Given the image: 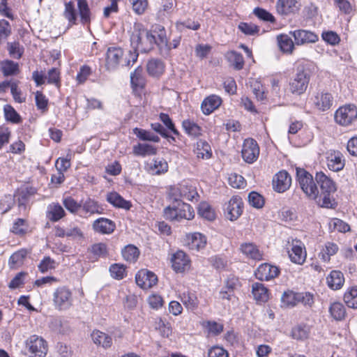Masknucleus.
<instances>
[{
    "instance_id": "f257e3e1",
    "label": "nucleus",
    "mask_w": 357,
    "mask_h": 357,
    "mask_svg": "<svg viewBox=\"0 0 357 357\" xmlns=\"http://www.w3.org/2000/svg\"><path fill=\"white\" fill-rule=\"evenodd\" d=\"M131 45L141 52H147L152 50L155 44L166 43L164 30H160L157 40L151 31L144 28L140 23H135L130 36Z\"/></svg>"
},
{
    "instance_id": "f03ea898",
    "label": "nucleus",
    "mask_w": 357,
    "mask_h": 357,
    "mask_svg": "<svg viewBox=\"0 0 357 357\" xmlns=\"http://www.w3.org/2000/svg\"><path fill=\"white\" fill-rule=\"evenodd\" d=\"M63 17L68 20V25L77 24L78 15L82 24H88L91 21V11L86 0H73L66 2Z\"/></svg>"
},
{
    "instance_id": "7ed1b4c3",
    "label": "nucleus",
    "mask_w": 357,
    "mask_h": 357,
    "mask_svg": "<svg viewBox=\"0 0 357 357\" xmlns=\"http://www.w3.org/2000/svg\"><path fill=\"white\" fill-rule=\"evenodd\" d=\"M163 216L169 221L191 220L195 217V211L189 204L178 202V203H172L166 206L163 210Z\"/></svg>"
},
{
    "instance_id": "20e7f679",
    "label": "nucleus",
    "mask_w": 357,
    "mask_h": 357,
    "mask_svg": "<svg viewBox=\"0 0 357 357\" xmlns=\"http://www.w3.org/2000/svg\"><path fill=\"white\" fill-rule=\"evenodd\" d=\"M296 174L299 186L303 192L309 198L316 199L319 195V190L312 176L303 169H297Z\"/></svg>"
},
{
    "instance_id": "39448f33",
    "label": "nucleus",
    "mask_w": 357,
    "mask_h": 357,
    "mask_svg": "<svg viewBox=\"0 0 357 357\" xmlns=\"http://www.w3.org/2000/svg\"><path fill=\"white\" fill-rule=\"evenodd\" d=\"M335 121L340 126H348L357 119V107L347 104L340 107L335 112Z\"/></svg>"
},
{
    "instance_id": "423d86ee",
    "label": "nucleus",
    "mask_w": 357,
    "mask_h": 357,
    "mask_svg": "<svg viewBox=\"0 0 357 357\" xmlns=\"http://www.w3.org/2000/svg\"><path fill=\"white\" fill-rule=\"evenodd\" d=\"M26 349L29 357H45L48 346L42 337L33 335L26 340Z\"/></svg>"
},
{
    "instance_id": "0eeeda50",
    "label": "nucleus",
    "mask_w": 357,
    "mask_h": 357,
    "mask_svg": "<svg viewBox=\"0 0 357 357\" xmlns=\"http://www.w3.org/2000/svg\"><path fill=\"white\" fill-rule=\"evenodd\" d=\"M290 260L297 264H302L306 259V250L302 241L296 238L289 239L286 245Z\"/></svg>"
},
{
    "instance_id": "6e6552de",
    "label": "nucleus",
    "mask_w": 357,
    "mask_h": 357,
    "mask_svg": "<svg viewBox=\"0 0 357 357\" xmlns=\"http://www.w3.org/2000/svg\"><path fill=\"white\" fill-rule=\"evenodd\" d=\"M123 51L119 47H109L105 54V67L108 71H114L121 64L123 66Z\"/></svg>"
},
{
    "instance_id": "1a4fd4ad",
    "label": "nucleus",
    "mask_w": 357,
    "mask_h": 357,
    "mask_svg": "<svg viewBox=\"0 0 357 357\" xmlns=\"http://www.w3.org/2000/svg\"><path fill=\"white\" fill-rule=\"evenodd\" d=\"M53 301L56 308L60 310L68 309L73 301L71 291L66 287L57 288L53 295Z\"/></svg>"
},
{
    "instance_id": "9d476101",
    "label": "nucleus",
    "mask_w": 357,
    "mask_h": 357,
    "mask_svg": "<svg viewBox=\"0 0 357 357\" xmlns=\"http://www.w3.org/2000/svg\"><path fill=\"white\" fill-rule=\"evenodd\" d=\"M241 155L243 160L249 164L255 162L259 155V147L257 142L251 138L244 140Z\"/></svg>"
},
{
    "instance_id": "9b49d317",
    "label": "nucleus",
    "mask_w": 357,
    "mask_h": 357,
    "mask_svg": "<svg viewBox=\"0 0 357 357\" xmlns=\"http://www.w3.org/2000/svg\"><path fill=\"white\" fill-rule=\"evenodd\" d=\"M301 7V0H277L275 10L281 16H289L298 13Z\"/></svg>"
},
{
    "instance_id": "f8f14e48",
    "label": "nucleus",
    "mask_w": 357,
    "mask_h": 357,
    "mask_svg": "<svg viewBox=\"0 0 357 357\" xmlns=\"http://www.w3.org/2000/svg\"><path fill=\"white\" fill-rule=\"evenodd\" d=\"M312 100L315 107L323 112L329 109L333 102V97L328 91H317Z\"/></svg>"
},
{
    "instance_id": "ddd939ff",
    "label": "nucleus",
    "mask_w": 357,
    "mask_h": 357,
    "mask_svg": "<svg viewBox=\"0 0 357 357\" xmlns=\"http://www.w3.org/2000/svg\"><path fill=\"white\" fill-rule=\"evenodd\" d=\"M135 281L142 289H148L157 284L158 278L154 273L142 269L136 274Z\"/></svg>"
},
{
    "instance_id": "4468645a",
    "label": "nucleus",
    "mask_w": 357,
    "mask_h": 357,
    "mask_svg": "<svg viewBox=\"0 0 357 357\" xmlns=\"http://www.w3.org/2000/svg\"><path fill=\"white\" fill-rule=\"evenodd\" d=\"M172 267L176 273H182L190 268V261L182 250H178L171 257Z\"/></svg>"
},
{
    "instance_id": "2eb2a0df",
    "label": "nucleus",
    "mask_w": 357,
    "mask_h": 357,
    "mask_svg": "<svg viewBox=\"0 0 357 357\" xmlns=\"http://www.w3.org/2000/svg\"><path fill=\"white\" fill-rule=\"evenodd\" d=\"M290 34L294 37L296 45H303L308 43H316L319 37L311 31L305 29H298L290 31Z\"/></svg>"
},
{
    "instance_id": "dca6fc26",
    "label": "nucleus",
    "mask_w": 357,
    "mask_h": 357,
    "mask_svg": "<svg viewBox=\"0 0 357 357\" xmlns=\"http://www.w3.org/2000/svg\"><path fill=\"white\" fill-rule=\"evenodd\" d=\"M291 184V178L287 171L282 170L277 173L273 179V188L278 192L287 190Z\"/></svg>"
},
{
    "instance_id": "f3484780",
    "label": "nucleus",
    "mask_w": 357,
    "mask_h": 357,
    "mask_svg": "<svg viewBox=\"0 0 357 357\" xmlns=\"http://www.w3.org/2000/svg\"><path fill=\"white\" fill-rule=\"evenodd\" d=\"M33 77L37 84V86L47 83L54 85L55 87H60L59 72L56 68L50 69L48 71L47 75L45 76H43L36 72L33 73Z\"/></svg>"
},
{
    "instance_id": "a211bd4d",
    "label": "nucleus",
    "mask_w": 357,
    "mask_h": 357,
    "mask_svg": "<svg viewBox=\"0 0 357 357\" xmlns=\"http://www.w3.org/2000/svg\"><path fill=\"white\" fill-rule=\"evenodd\" d=\"M243 203L238 196L232 197L226 207L227 217L231 221L237 220L243 212Z\"/></svg>"
},
{
    "instance_id": "6ab92c4d",
    "label": "nucleus",
    "mask_w": 357,
    "mask_h": 357,
    "mask_svg": "<svg viewBox=\"0 0 357 357\" xmlns=\"http://www.w3.org/2000/svg\"><path fill=\"white\" fill-rule=\"evenodd\" d=\"M279 273L278 267L266 263L261 264L255 272L256 278L261 281H268L277 277Z\"/></svg>"
},
{
    "instance_id": "aec40b11",
    "label": "nucleus",
    "mask_w": 357,
    "mask_h": 357,
    "mask_svg": "<svg viewBox=\"0 0 357 357\" xmlns=\"http://www.w3.org/2000/svg\"><path fill=\"white\" fill-rule=\"evenodd\" d=\"M185 243L190 250L198 251L205 248L206 237L199 232L188 234L186 235Z\"/></svg>"
},
{
    "instance_id": "412c9836",
    "label": "nucleus",
    "mask_w": 357,
    "mask_h": 357,
    "mask_svg": "<svg viewBox=\"0 0 357 357\" xmlns=\"http://www.w3.org/2000/svg\"><path fill=\"white\" fill-rule=\"evenodd\" d=\"M92 227L95 232L102 234H109L114 231L116 225L109 219L99 218L93 222Z\"/></svg>"
},
{
    "instance_id": "4be33fe9",
    "label": "nucleus",
    "mask_w": 357,
    "mask_h": 357,
    "mask_svg": "<svg viewBox=\"0 0 357 357\" xmlns=\"http://www.w3.org/2000/svg\"><path fill=\"white\" fill-rule=\"evenodd\" d=\"M147 171L153 175H160L168 171V164L163 158H154L147 164Z\"/></svg>"
},
{
    "instance_id": "5701e85b",
    "label": "nucleus",
    "mask_w": 357,
    "mask_h": 357,
    "mask_svg": "<svg viewBox=\"0 0 357 357\" xmlns=\"http://www.w3.org/2000/svg\"><path fill=\"white\" fill-rule=\"evenodd\" d=\"M317 183L320 185L321 192L334 193L336 191L333 181L322 172H317L315 176Z\"/></svg>"
},
{
    "instance_id": "b1692460",
    "label": "nucleus",
    "mask_w": 357,
    "mask_h": 357,
    "mask_svg": "<svg viewBox=\"0 0 357 357\" xmlns=\"http://www.w3.org/2000/svg\"><path fill=\"white\" fill-rule=\"evenodd\" d=\"M106 200L115 208L130 210L132 207L131 202L124 199L123 197H121L116 192H111L107 193L106 196Z\"/></svg>"
},
{
    "instance_id": "393cba45",
    "label": "nucleus",
    "mask_w": 357,
    "mask_h": 357,
    "mask_svg": "<svg viewBox=\"0 0 357 357\" xmlns=\"http://www.w3.org/2000/svg\"><path fill=\"white\" fill-rule=\"evenodd\" d=\"M165 70L164 62L158 59H150L146 64V70L148 74L153 77H159Z\"/></svg>"
},
{
    "instance_id": "a878e982",
    "label": "nucleus",
    "mask_w": 357,
    "mask_h": 357,
    "mask_svg": "<svg viewBox=\"0 0 357 357\" xmlns=\"http://www.w3.org/2000/svg\"><path fill=\"white\" fill-rule=\"evenodd\" d=\"M222 103L221 98L216 95H211L205 98L201 105L204 114L208 115L218 109Z\"/></svg>"
},
{
    "instance_id": "bb28decb",
    "label": "nucleus",
    "mask_w": 357,
    "mask_h": 357,
    "mask_svg": "<svg viewBox=\"0 0 357 357\" xmlns=\"http://www.w3.org/2000/svg\"><path fill=\"white\" fill-rule=\"evenodd\" d=\"M66 215L63 207L57 202L48 205L46 212L47 218L52 222H58Z\"/></svg>"
},
{
    "instance_id": "cd10ccee",
    "label": "nucleus",
    "mask_w": 357,
    "mask_h": 357,
    "mask_svg": "<svg viewBox=\"0 0 357 357\" xmlns=\"http://www.w3.org/2000/svg\"><path fill=\"white\" fill-rule=\"evenodd\" d=\"M327 165L329 169L333 172H339L344 167L343 155L339 151L331 153L327 159Z\"/></svg>"
},
{
    "instance_id": "c85d7f7f",
    "label": "nucleus",
    "mask_w": 357,
    "mask_h": 357,
    "mask_svg": "<svg viewBox=\"0 0 357 357\" xmlns=\"http://www.w3.org/2000/svg\"><path fill=\"white\" fill-rule=\"evenodd\" d=\"M81 208L82 211L89 215L95 214H102L104 208L98 202L93 199L88 198L82 203Z\"/></svg>"
},
{
    "instance_id": "c756f323",
    "label": "nucleus",
    "mask_w": 357,
    "mask_h": 357,
    "mask_svg": "<svg viewBox=\"0 0 357 357\" xmlns=\"http://www.w3.org/2000/svg\"><path fill=\"white\" fill-rule=\"evenodd\" d=\"M91 336L94 344L102 346L105 349L109 348L112 344V337L109 335L98 330L93 331Z\"/></svg>"
},
{
    "instance_id": "7c9ffc66",
    "label": "nucleus",
    "mask_w": 357,
    "mask_h": 357,
    "mask_svg": "<svg viewBox=\"0 0 357 357\" xmlns=\"http://www.w3.org/2000/svg\"><path fill=\"white\" fill-rule=\"evenodd\" d=\"M252 293L254 298L260 303H265L268 300V290L261 283L255 282L252 287Z\"/></svg>"
},
{
    "instance_id": "2f4dec72",
    "label": "nucleus",
    "mask_w": 357,
    "mask_h": 357,
    "mask_svg": "<svg viewBox=\"0 0 357 357\" xmlns=\"http://www.w3.org/2000/svg\"><path fill=\"white\" fill-rule=\"evenodd\" d=\"M309 81L308 73L301 70L296 73L295 78L290 84L294 89H306L308 87Z\"/></svg>"
},
{
    "instance_id": "473e14b6",
    "label": "nucleus",
    "mask_w": 357,
    "mask_h": 357,
    "mask_svg": "<svg viewBox=\"0 0 357 357\" xmlns=\"http://www.w3.org/2000/svg\"><path fill=\"white\" fill-rule=\"evenodd\" d=\"M195 153L198 158L203 160L209 159L212 155V151L210 144L205 140L197 141Z\"/></svg>"
},
{
    "instance_id": "72a5a7b5",
    "label": "nucleus",
    "mask_w": 357,
    "mask_h": 357,
    "mask_svg": "<svg viewBox=\"0 0 357 357\" xmlns=\"http://www.w3.org/2000/svg\"><path fill=\"white\" fill-rule=\"evenodd\" d=\"M241 252L248 258L254 260L262 259V253L253 243H245L241 246Z\"/></svg>"
},
{
    "instance_id": "f704fd0d",
    "label": "nucleus",
    "mask_w": 357,
    "mask_h": 357,
    "mask_svg": "<svg viewBox=\"0 0 357 357\" xmlns=\"http://www.w3.org/2000/svg\"><path fill=\"white\" fill-rule=\"evenodd\" d=\"M130 83L134 89H142L145 87L146 79L142 68L138 67L130 74Z\"/></svg>"
},
{
    "instance_id": "c9c22d12",
    "label": "nucleus",
    "mask_w": 357,
    "mask_h": 357,
    "mask_svg": "<svg viewBox=\"0 0 357 357\" xmlns=\"http://www.w3.org/2000/svg\"><path fill=\"white\" fill-rule=\"evenodd\" d=\"M280 50L286 54H291L295 47V41L287 34H281L277 37Z\"/></svg>"
},
{
    "instance_id": "e433bc0d",
    "label": "nucleus",
    "mask_w": 357,
    "mask_h": 357,
    "mask_svg": "<svg viewBox=\"0 0 357 357\" xmlns=\"http://www.w3.org/2000/svg\"><path fill=\"white\" fill-rule=\"evenodd\" d=\"M344 278L342 272L339 271H333L327 277V283L330 288L333 289H338L341 288L344 284Z\"/></svg>"
},
{
    "instance_id": "4c0bfd02",
    "label": "nucleus",
    "mask_w": 357,
    "mask_h": 357,
    "mask_svg": "<svg viewBox=\"0 0 357 357\" xmlns=\"http://www.w3.org/2000/svg\"><path fill=\"white\" fill-rule=\"evenodd\" d=\"M282 305L287 307H293L299 303V292L292 290L285 291L281 297Z\"/></svg>"
},
{
    "instance_id": "58836bf2",
    "label": "nucleus",
    "mask_w": 357,
    "mask_h": 357,
    "mask_svg": "<svg viewBox=\"0 0 357 357\" xmlns=\"http://www.w3.org/2000/svg\"><path fill=\"white\" fill-rule=\"evenodd\" d=\"M156 153V147L149 144L139 143L133 146V153L135 155L145 157L155 155Z\"/></svg>"
},
{
    "instance_id": "ea45409f",
    "label": "nucleus",
    "mask_w": 357,
    "mask_h": 357,
    "mask_svg": "<svg viewBox=\"0 0 357 357\" xmlns=\"http://www.w3.org/2000/svg\"><path fill=\"white\" fill-rule=\"evenodd\" d=\"M206 329L208 336L215 337L219 335L224 329V326L221 323L215 321H206L202 324Z\"/></svg>"
},
{
    "instance_id": "a19ab883",
    "label": "nucleus",
    "mask_w": 357,
    "mask_h": 357,
    "mask_svg": "<svg viewBox=\"0 0 357 357\" xmlns=\"http://www.w3.org/2000/svg\"><path fill=\"white\" fill-rule=\"evenodd\" d=\"M178 187L182 199H185L191 202H193L194 200L197 201L199 195L194 187L185 183H181L178 185Z\"/></svg>"
},
{
    "instance_id": "79ce46f5",
    "label": "nucleus",
    "mask_w": 357,
    "mask_h": 357,
    "mask_svg": "<svg viewBox=\"0 0 357 357\" xmlns=\"http://www.w3.org/2000/svg\"><path fill=\"white\" fill-rule=\"evenodd\" d=\"M182 126L185 133L192 137H197L202 135L201 127L192 121L184 120Z\"/></svg>"
},
{
    "instance_id": "37998d69",
    "label": "nucleus",
    "mask_w": 357,
    "mask_h": 357,
    "mask_svg": "<svg viewBox=\"0 0 357 357\" xmlns=\"http://www.w3.org/2000/svg\"><path fill=\"white\" fill-rule=\"evenodd\" d=\"M337 251L338 246L337 244L332 242H327L319 253V257L324 262H328L330 261L331 257L335 255Z\"/></svg>"
},
{
    "instance_id": "c03bdc74",
    "label": "nucleus",
    "mask_w": 357,
    "mask_h": 357,
    "mask_svg": "<svg viewBox=\"0 0 357 357\" xmlns=\"http://www.w3.org/2000/svg\"><path fill=\"white\" fill-rule=\"evenodd\" d=\"M27 254L28 251L26 249H20L14 252L9 259L10 267L12 268L20 267L23 264Z\"/></svg>"
},
{
    "instance_id": "a18cd8bd",
    "label": "nucleus",
    "mask_w": 357,
    "mask_h": 357,
    "mask_svg": "<svg viewBox=\"0 0 357 357\" xmlns=\"http://www.w3.org/2000/svg\"><path fill=\"white\" fill-rule=\"evenodd\" d=\"M344 301L349 307L357 309V286L347 289L344 294Z\"/></svg>"
},
{
    "instance_id": "49530a36",
    "label": "nucleus",
    "mask_w": 357,
    "mask_h": 357,
    "mask_svg": "<svg viewBox=\"0 0 357 357\" xmlns=\"http://www.w3.org/2000/svg\"><path fill=\"white\" fill-rule=\"evenodd\" d=\"M329 312L333 319L337 321L343 319L346 314L345 307L340 302L332 303L329 307Z\"/></svg>"
},
{
    "instance_id": "de8ad7c7",
    "label": "nucleus",
    "mask_w": 357,
    "mask_h": 357,
    "mask_svg": "<svg viewBox=\"0 0 357 357\" xmlns=\"http://www.w3.org/2000/svg\"><path fill=\"white\" fill-rule=\"evenodd\" d=\"M181 300L183 305L188 310H194L198 305V300L195 293L190 291H184L181 296Z\"/></svg>"
},
{
    "instance_id": "09e8293b",
    "label": "nucleus",
    "mask_w": 357,
    "mask_h": 357,
    "mask_svg": "<svg viewBox=\"0 0 357 357\" xmlns=\"http://www.w3.org/2000/svg\"><path fill=\"white\" fill-rule=\"evenodd\" d=\"M198 215L207 220H213L215 213L212 207L206 202H201L198 206Z\"/></svg>"
},
{
    "instance_id": "8fccbe9b",
    "label": "nucleus",
    "mask_w": 357,
    "mask_h": 357,
    "mask_svg": "<svg viewBox=\"0 0 357 357\" xmlns=\"http://www.w3.org/2000/svg\"><path fill=\"white\" fill-rule=\"evenodd\" d=\"M226 57L235 69L241 70L243 68L244 61L240 53L235 51H230L227 53Z\"/></svg>"
},
{
    "instance_id": "3c124183",
    "label": "nucleus",
    "mask_w": 357,
    "mask_h": 357,
    "mask_svg": "<svg viewBox=\"0 0 357 357\" xmlns=\"http://www.w3.org/2000/svg\"><path fill=\"white\" fill-rule=\"evenodd\" d=\"M139 252L137 247L132 245L126 246L122 250V256L129 262H135L139 257Z\"/></svg>"
},
{
    "instance_id": "603ef678",
    "label": "nucleus",
    "mask_w": 357,
    "mask_h": 357,
    "mask_svg": "<svg viewBox=\"0 0 357 357\" xmlns=\"http://www.w3.org/2000/svg\"><path fill=\"white\" fill-rule=\"evenodd\" d=\"M133 133L139 139L143 141H150L153 142H158L160 141V137L158 135L144 129L135 128L133 130Z\"/></svg>"
},
{
    "instance_id": "864d4df0",
    "label": "nucleus",
    "mask_w": 357,
    "mask_h": 357,
    "mask_svg": "<svg viewBox=\"0 0 357 357\" xmlns=\"http://www.w3.org/2000/svg\"><path fill=\"white\" fill-rule=\"evenodd\" d=\"M62 202L66 210L73 214L77 213L81 208L82 203L78 202L70 196L63 197Z\"/></svg>"
},
{
    "instance_id": "5fc2aeb1",
    "label": "nucleus",
    "mask_w": 357,
    "mask_h": 357,
    "mask_svg": "<svg viewBox=\"0 0 357 357\" xmlns=\"http://www.w3.org/2000/svg\"><path fill=\"white\" fill-rule=\"evenodd\" d=\"M73 156V152L69 150L66 158H59L56 161L57 171L66 172L70 167V160Z\"/></svg>"
},
{
    "instance_id": "6e6d98bb",
    "label": "nucleus",
    "mask_w": 357,
    "mask_h": 357,
    "mask_svg": "<svg viewBox=\"0 0 357 357\" xmlns=\"http://www.w3.org/2000/svg\"><path fill=\"white\" fill-rule=\"evenodd\" d=\"M229 184L234 188L241 189L246 186L245 178L236 173L231 174L228 178Z\"/></svg>"
},
{
    "instance_id": "4d7b16f0",
    "label": "nucleus",
    "mask_w": 357,
    "mask_h": 357,
    "mask_svg": "<svg viewBox=\"0 0 357 357\" xmlns=\"http://www.w3.org/2000/svg\"><path fill=\"white\" fill-rule=\"evenodd\" d=\"M111 276L116 280H121L126 275V267L123 264H114L109 267Z\"/></svg>"
},
{
    "instance_id": "13d9d810",
    "label": "nucleus",
    "mask_w": 357,
    "mask_h": 357,
    "mask_svg": "<svg viewBox=\"0 0 357 357\" xmlns=\"http://www.w3.org/2000/svg\"><path fill=\"white\" fill-rule=\"evenodd\" d=\"M248 202L250 205L256 208H261L264 205V197L256 192H251L248 195Z\"/></svg>"
},
{
    "instance_id": "bf43d9fd",
    "label": "nucleus",
    "mask_w": 357,
    "mask_h": 357,
    "mask_svg": "<svg viewBox=\"0 0 357 357\" xmlns=\"http://www.w3.org/2000/svg\"><path fill=\"white\" fill-rule=\"evenodd\" d=\"M207 357H229V352L223 347L215 345L208 349Z\"/></svg>"
},
{
    "instance_id": "052dcab7",
    "label": "nucleus",
    "mask_w": 357,
    "mask_h": 357,
    "mask_svg": "<svg viewBox=\"0 0 357 357\" xmlns=\"http://www.w3.org/2000/svg\"><path fill=\"white\" fill-rule=\"evenodd\" d=\"M3 111L5 118L7 121L14 123H17L20 121V116L10 105H5Z\"/></svg>"
},
{
    "instance_id": "680f3d73",
    "label": "nucleus",
    "mask_w": 357,
    "mask_h": 357,
    "mask_svg": "<svg viewBox=\"0 0 357 357\" xmlns=\"http://www.w3.org/2000/svg\"><path fill=\"white\" fill-rule=\"evenodd\" d=\"M38 270L44 273L56 268L55 261L50 257H45L38 266Z\"/></svg>"
},
{
    "instance_id": "e2e57ef3",
    "label": "nucleus",
    "mask_w": 357,
    "mask_h": 357,
    "mask_svg": "<svg viewBox=\"0 0 357 357\" xmlns=\"http://www.w3.org/2000/svg\"><path fill=\"white\" fill-rule=\"evenodd\" d=\"M317 202L321 207L325 208H333L335 205V200L331 193L328 192H321Z\"/></svg>"
},
{
    "instance_id": "0e129e2a",
    "label": "nucleus",
    "mask_w": 357,
    "mask_h": 357,
    "mask_svg": "<svg viewBox=\"0 0 357 357\" xmlns=\"http://www.w3.org/2000/svg\"><path fill=\"white\" fill-rule=\"evenodd\" d=\"M1 68L5 75H14L18 70L17 63L8 60L1 63Z\"/></svg>"
},
{
    "instance_id": "69168bd1",
    "label": "nucleus",
    "mask_w": 357,
    "mask_h": 357,
    "mask_svg": "<svg viewBox=\"0 0 357 357\" xmlns=\"http://www.w3.org/2000/svg\"><path fill=\"white\" fill-rule=\"evenodd\" d=\"M253 13L261 20L269 22H274L275 21V17L264 8H255L253 10Z\"/></svg>"
},
{
    "instance_id": "338daca9",
    "label": "nucleus",
    "mask_w": 357,
    "mask_h": 357,
    "mask_svg": "<svg viewBox=\"0 0 357 357\" xmlns=\"http://www.w3.org/2000/svg\"><path fill=\"white\" fill-rule=\"evenodd\" d=\"M330 228L333 229L339 232H346L350 229L349 225L343 220L334 218L330 222Z\"/></svg>"
},
{
    "instance_id": "774afa93",
    "label": "nucleus",
    "mask_w": 357,
    "mask_h": 357,
    "mask_svg": "<svg viewBox=\"0 0 357 357\" xmlns=\"http://www.w3.org/2000/svg\"><path fill=\"white\" fill-rule=\"evenodd\" d=\"M238 29L243 33L249 36H253L259 31V28L252 23L241 22L238 24Z\"/></svg>"
}]
</instances>
